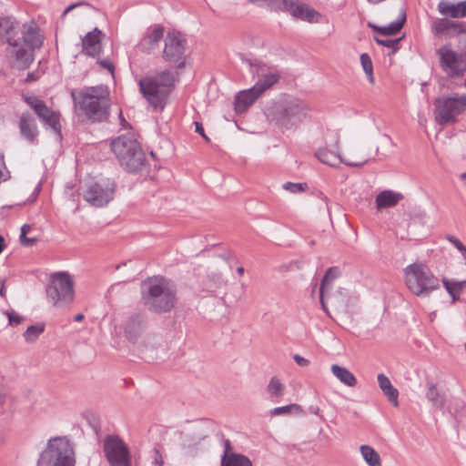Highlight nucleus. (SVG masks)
Returning a JSON list of instances; mask_svg holds the SVG:
<instances>
[{
    "instance_id": "62",
    "label": "nucleus",
    "mask_w": 466,
    "mask_h": 466,
    "mask_svg": "<svg viewBox=\"0 0 466 466\" xmlns=\"http://www.w3.org/2000/svg\"><path fill=\"white\" fill-rule=\"evenodd\" d=\"M447 239H448L451 244H453V245H454V243H455L456 241H458V238H455V237H453V236H448V237H447Z\"/></svg>"
},
{
    "instance_id": "24",
    "label": "nucleus",
    "mask_w": 466,
    "mask_h": 466,
    "mask_svg": "<svg viewBox=\"0 0 466 466\" xmlns=\"http://www.w3.org/2000/svg\"><path fill=\"white\" fill-rule=\"evenodd\" d=\"M260 96H262L253 86L252 87L240 91L235 98V110L242 113L247 110Z\"/></svg>"
},
{
    "instance_id": "59",
    "label": "nucleus",
    "mask_w": 466,
    "mask_h": 466,
    "mask_svg": "<svg viewBox=\"0 0 466 466\" xmlns=\"http://www.w3.org/2000/svg\"><path fill=\"white\" fill-rule=\"evenodd\" d=\"M5 247V239L2 236H0V253L4 250Z\"/></svg>"
},
{
    "instance_id": "15",
    "label": "nucleus",
    "mask_w": 466,
    "mask_h": 466,
    "mask_svg": "<svg viewBox=\"0 0 466 466\" xmlns=\"http://www.w3.org/2000/svg\"><path fill=\"white\" fill-rule=\"evenodd\" d=\"M24 100L35 111L45 127H50L56 134H60V116L57 112L50 109L46 103L36 96H24Z\"/></svg>"
},
{
    "instance_id": "10",
    "label": "nucleus",
    "mask_w": 466,
    "mask_h": 466,
    "mask_svg": "<svg viewBox=\"0 0 466 466\" xmlns=\"http://www.w3.org/2000/svg\"><path fill=\"white\" fill-rule=\"evenodd\" d=\"M240 58L249 66L251 75L258 77L254 86L261 95L279 81L281 71L277 66L262 60L248 58L242 55Z\"/></svg>"
},
{
    "instance_id": "20",
    "label": "nucleus",
    "mask_w": 466,
    "mask_h": 466,
    "mask_svg": "<svg viewBox=\"0 0 466 466\" xmlns=\"http://www.w3.org/2000/svg\"><path fill=\"white\" fill-rule=\"evenodd\" d=\"M371 152L372 147L366 143L350 145L343 163L350 167H361L370 160Z\"/></svg>"
},
{
    "instance_id": "22",
    "label": "nucleus",
    "mask_w": 466,
    "mask_h": 466,
    "mask_svg": "<svg viewBox=\"0 0 466 466\" xmlns=\"http://www.w3.org/2000/svg\"><path fill=\"white\" fill-rule=\"evenodd\" d=\"M102 32L95 28L93 31L88 32L82 39V52L90 56H97L102 49L101 39Z\"/></svg>"
},
{
    "instance_id": "1",
    "label": "nucleus",
    "mask_w": 466,
    "mask_h": 466,
    "mask_svg": "<svg viewBox=\"0 0 466 466\" xmlns=\"http://www.w3.org/2000/svg\"><path fill=\"white\" fill-rule=\"evenodd\" d=\"M175 83V74L169 70H164L142 77L138 81V86L148 104L156 109L162 110Z\"/></svg>"
},
{
    "instance_id": "14",
    "label": "nucleus",
    "mask_w": 466,
    "mask_h": 466,
    "mask_svg": "<svg viewBox=\"0 0 466 466\" xmlns=\"http://www.w3.org/2000/svg\"><path fill=\"white\" fill-rule=\"evenodd\" d=\"M187 40L179 32H168L165 38L163 58L181 68L185 66Z\"/></svg>"
},
{
    "instance_id": "7",
    "label": "nucleus",
    "mask_w": 466,
    "mask_h": 466,
    "mask_svg": "<svg viewBox=\"0 0 466 466\" xmlns=\"http://www.w3.org/2000/svg\"><path fill=\"white\" fill-rule=\"evenodd\" d=\"M75 452L66 437H54L48 440L46 447L40 453L36 466H75Z\"/></svg>"
},
{
    "instance_id": "8",
    "label": "nucleus",
    "mask_w": 466,
    "mask_h": 466,
    "mask_svg": "<svg viewBox=\"0 0 466 466\" xmlns=\"http://www.w3.org/2000/svg\"><path fill=\"white\" fill-rule=\"evenodd\" d=\"M404 272L406 286L416 296H428L440 288L439 279L422 263L410 264Z\"/></svg>"
},
{
    "instance_id": "53",
    "label": "nucleus",
    "mask_w": 466,
    "mask_h": 466,
    "mask_svg": "<svg viewBox=\"0 0 466 466\" xmlns=\"http://www.w3.org/2000/svg\"><path fill=\"white\" fill-rule=\"evenodd\" d=\"M446 290L448 291V293L451 295V297L452 298V300L455 301V300H458L459 299V295L460 293L457 292V291H453L451 290L449 287V286H444Z\"/></svg>"
},
{
    "instance_id": "37",
    "label": "nucleus",
    "mask_w": 466,
    "mask_h": 466,
    "mask_svg": "<svg viewBox=\"0 0 466 466\" xmlns=\"http://www.w3.org/2000/svg\"><path fill=\"white\" fill-rule=\"evenodd\" d=\"M221 466H252V462L244 455L230 453L223 456Z\"/></svg>"
},
{
    "instance_id": "17",
    "label": "nucleus",
    "mask_w": 466,
    "mask_h": 466,
    "mask_svg": "<svg viewBox=\"0 0 466 466\" xmlns=\"http://www.w3.org/2000/svg\"><path fill=\"white\" fill-rule=\"evenodd\" d=\"M7 53L11 59L12 66L18 70H25L34 61V51L22 46L18 40H8Z\"/></svg>"
},
{
    "instance_id": "54",
    "label": "nucleus",
    "mask_w": 466,
    "mask_h": 466,
    "mask_svg": "<svg viewBox=\"0 0 466 466\" xmlns=\"http://www.w3.org/2000/svg\"><path fill=\"white\" fill-rule=\"evenodd\" d=\"M31 229V227L29 225H24L22 228H21V234H20V240L22 238H25V237H26V234L27 232Z\"/></svg>"
},
{
    "instance_id": "58",
    "label": "nucleus",
    "mask_w": 466,
    "mask_h": 466,
    "mask_svg": "<svg viewBox=\"0 0 466 466\" xmlns=\"http://www.w3.org/2000/svg\"><path fill=\"white\" fill-rule=\"evenodd\" d=\"M309 410H310V412H312V413H314L316 415H319V408L317 407V406L316 407L311 406L309 408Z\"/></svg>"
},
{
    "instance_id": "42",
    "label": "nucleus",
    "mask_w": 466,
    "mask_h": 466,
    "mask_svg": "<svg viewBox=\"0 0 466 466\" xmlns=\"http://www.w3.org/2000/svg\"><path fill=\"white\" fill-rule=\"evenodd\" d=\"M443 285L449 286L451 290L461 293L462 289H466V279L461 281L443 279Z\"/></svg>"
},
{
    "instance_id": "55",
    "label": "nucleus",
    "mask_w": 466,
    "mask_h": 466,
    "mask_svg": "<svg viewBox=\"0 0 466 466\" xmlns=\"http://www.w3.org/2000/svg\"><path fill=\"white\" fill-rule=\"evenodd\" d=\"M99 64L105 67V68H107L110 72H113V69H114V66L111 63H109L108 61H106V60H103V61H100Z\"/></svg>"
},
{
    "instance_id": "25",
    "label": "nucleus",
    "mask_w": 466,
    "mask_h": 466,
    "mask_svg": "<svg viewBox=\"0 0 466 466\" xmlns=\"http://www.w3.org/2000/svg\"><path fill=\"white\" fill-rule=\"evenodd\" d=\"M438 11L443 15H449L452 18L466 16V1L451 3L441 1L438 4Z\"/></svg>"
},
{
    "instance_id": "63",
    "label": "nucleus",
    "mask_w": 466,
    "mask_h": 466,
    "mask_svg": "<svg viewBox=\"0 0 466 466\" xmlns=\"http://www.w3.org/2000/svg\"><path fill=\"white\" fill-rule=\"evenodd\" d=\"M119 117H120L121 125H122L123 127H127V126H128V123H127V122L123 118V116H122V113H120Z\"/></svg>"
},
{
    "instance_id": "19",
    "label": "nucleus",
    "mask_w": 466,
    "mask_h": 466,
    "mask_svg": "<svg viewBox=\"0 0 466 466\" xmlns=\"http://www.w3.org/2000/svg\"><path fill=\"white\" fill-rule=\"evenodd\" d=\"M329 148L328 147H320L315 152V157L323 164L337 167L340 163H343L345 157H341L339 153V136L335 133L332 136Z\"/></svg>"
},
{
    "instance_id": "38",
    "label": "nucleus",
    "mask_w": 466,
    "mask_h": 466,
    "mask_svg": "<svg viewBox=\"0 0 466 466\" xmlns=\"http://www.w3.org/2000/svg\"><path fill=\"white\" fill-rule=\"evenodd\" d=\"M303 412L302 408L296 403L286 406L276 407L270 410L271 416H287L289 414H300Z\"/></svg>"
},
{
    "instance_id": "40",
    "label": "nucleus",
    "mask_w": 466,
    "mask_h": 466,
    "mask_svg": "<svg viewBox=\"0 0 466 466\" xmlns=\"http://www.w3.org/2000/svg\"><path fill=\"white\" fill-rule=\"evenodd\" d=\"M360 63L362 66V68L369 79V81L372 84L374 83V77H373V66L372 61L370 57V56L366 53L360 55Z\"/></svg>"
},
{
    "instance_id": "49",
    "label": "nucleus",
    "mask_w": 466,
    "mask_h": 466,
    "mask_svg": "<svg viewBox=\"0 0 466 466\" xmlns=\"http://www.w3.org/2000/svg\"><path fill=\"white\" fill-rule=\"evenodd\" d=\"M293 359H294L295 362L300 367H306L309 364V360L303 358L302 356H300L299 354H295L293 356Z\"/></svg>"
},
{
    "instance_id": "64",
    "label": "nucleus",
    "mask_w": 466,
    "mask_h": 466,
    "mask_svg": "<svg viewBox=\"0 0 466 466\" xmlns=\"http://www.w3.org/2000/svg\"><path fill=\"white\" fill-rule=\"evenodd\" d=\"M244 271H245V269H244V268H243V267H241V266H240V267H238V268H237V272H238L239 275H243V274H244Z\"/></svg>"
},
{
    "instance_id": "56",
    "label": "nucleus",
    "mask_w": 466,
    "mask_h": 466,
    "mask_svg": "<svg viewBox=\"0 0 466 466\" xmlns=\"http://www.w3.org/2000/svg\"><path fill=\"white\" fill-rule=\"evenodd\" d=\"M0 296L5 298V282L2 281L0 285Z\"/></svg>"
},
{
    "instance_id": "12",
    "label": "nucleus",
    "mask_w": 466,
    "mask_h": 466,
    "mask_svg": "<svg viewBox=\"0 0 466 466\" xmlns=\"http://www.w3.org/2000/svg\"><path fill=\"white\" fill-rule=\"evenodd\" d=\"M116 187L114 180L104 178L88 185L83 198L91 206L103 208L114 198Z\"/></svg>"
},
{
    "instance_id": "30",
    "label": "nucleus",
    "mask_w": 466,
    "mask_h": 466,
    "mask_svg": "<svg viewBox=\"0 0 466 466\" xmlns=\"http://www.w3.org/2000/svg\"><path fill=\"white\" fill-rule=\"evenodd\" d=\"M426 398L437 409H442L446 403L445 393L432 382L427 383Z\"/></svg>"
},
{
    "instance_id": "39",
    "label": "nucleus",
    "mask_w": 466,
    "mask_h": 466,
    "mask_svg": "<svg viewBox=\"0 0 466 466\" xmlns=\"http://www.w3.org/2000/svg\"><path fill=\"white\" fill-rule=\"evenodd\" d=\"M44 330L45 325L43 323L32 325L24 332V338L27 342H34L37 339L39 335L44 332Z\"/></svg>"
},
{
    "instance_id": "28",
    "label": "nucleus",
    "mask_w": 466,
    "mask_h": 466,
    "mask_svg": "<svg viewBox=\"0 0 466 466\" xmlns=\"http://www.w3.org/2000/svg\"><path fill=\"white\" fill-rule=\"evenodd\" d=\"M378 383L380 389L382 390L384 395L387 397L388 400L392 403L393 406H399V391L396 388L393 387L390 379L384 375L383 373H380L378 375Z\"/></svg>"
},
{
    "instance_id": "61",
    "label": "nucleus",
    "mask_w": 466,
    "mask_h": 466,
    "mask_svg": "<svg viewBox=\"0 0 466 466\" xmlns=\"http://www.w3.org/2000/svg\"><path fill=\"white\" fill-rule=\"evenodd\" d=\"M74 319L76 321H81L84 319V315L82 313H78L75 316Z\"/></svg>"
},
{
    "instance_id": "18",
    "label": "nucleus",
    "mask_w": 466,
    "mask_h": 466,
    "mask_svg": "<svg viewBox=\"0 0 466 466\" xmlns=\"http://www.w3.org/2000/svg\"><path fill=\"white\" fill-rule=\"evenodd\" d=\"M279 10L289 12L294 17L314 23L319 21L320 15L309 5L293 0H281Z\"/></svg>"
},
{
    "instance_id": "41",
    "label": "nucleus",
    "mask_w": 466,
    "mask_h": 466,
    "mask_svg": "<svg viewBox=\"0 0 466 466\" xmlns=\"http://www.w3.org/2000/svg\"><path fill=\"white\" fill-rule=\"evenodd\" d=\"M281 0H248L249 3L258 6H266L271 10H279Z\"/></svg>"
},
{
    "instance_id": "16",
    "label": "nucleus",
    "mask_w": 466,
    "mask_h": 466,
    "mask_svg": "<svg viewBox=\"0 0 466 466\" xmlns=\"http://www.w3.org/2000/svg\"><path fill=\"white\" fill-rule=\"evenodd\" d=\"M440 65L444 73L450 77L461 76L466 69L463 56L445 45L437 50Z\"/></svg>"
},
{
    "instance_id": "11",
    "label": "nucleus",
    "mask_w": 466,
    "mask_h": 466,
    "mask_svg": "<svg viewBox=\"0 0 466 466\" xmlns=\"http://www.w3.org/2000/svg\"><path fill=\"white\" fill-rule=\"evenodd\" d=\"M435 119L439 125H446L456 120V116L466 108V96H441L435 100Z\"/></svg>"
},
{
    "instance_id": "34",
    "label": "nucleus",
    "mask_w": 466,
    "mask_h": 466,
    "mask_svg": "<svg viewBox=\"0 0 466 466\" xmlns=\"http://www.w3.org/2000/svg\"><path fill=\"white\" fill-rule=\"evenodd\" d=\"M405 19H406V14L404 11H401L399 18L396 21L390 23L387 26L380 27V26L372 25L371 24H369V25L371 28H373L374 30L380 32L383 35H392L397 34L401 29V27L403 26V24L405 22Z\"/></svg>"
},
{
    "instance_id": "21",
    "label": "nucleus",
    "mask_w": 466,
    "mask_h": 466,
    "mask_svg": "<svg viewBox=\"0 0 466 466\" xmlns=\"http://www.w3.org/2000/svg\"><path fill=\"white\" fill-rule=\"evenodd\" d=\"M17 40L22 46L33 51L39 48L43 44V37L39 34L38 26L33 22L23 25L22 38Z\"/></svg>"
},
{
    "instance_id": "13",
    "label": "nucleus",
    "mask_w": 466,
    "mask_h": 466,
    "mask_svg": "<svg viewBox=\"0 0 466 466\" xmlns=\"http://www.w3.org/2000/svg\"><path fill=\"white\" fill-rule=\"evenodd\" d=\"M104 451L110 466H131L129 450L118 436L109 435L105 439Z\"/></svg>"
},
{
    "instance_id": "48",
    "label": "nucleus",
    "mask_w": 466,
    "mask_h": 466,
    "mask_svg": "<svg viewBox=\"0 0 466 466\" xmlns=\"http://www.w3.org/2000/svg\"><path fill=\"white\" fill-rule=\"evenodd\" d=\"M78 6H86L87 8H92V5L88 2L80 1V2L74 3V4H71L70 5H68L63 12V16L66 15L70 11L74 10L75 8H76Z\"/></svg>"
},
{
    "instance_id": "29",
    "label": "nucleus",
    "mask_w": 466,
    "mask_h": 466,
    "mask_svg": "<svg viewBox=\"0 0 466 466\" xmlns=\"http://www.w3.org/2000/svg\"><path fill=\"white\" fill-rule=\"evenodd\" d=\"M266 392L273 402H279L285 395L286 386L278 377L274 376L269 380Z\"/></svg>"
},
{
    "instance_id": "52",
    "label": "nucleus",
    "mask_w": 466,
    "mask_h": 466,
    "mask_svg": "<svg viewBox=\"0 0 466 466\" xmlns=\"http://www.w3.org/2000/svg\"><path fill=\"white\" fill-rule=\"evenodd\" d=\"M454 246L458 248V250L462 254V256L464 258H466V248L465 246L458 239V241H456L454 243Z\"/></svg>"
},
{
    "instance_id": "4",
    "label": "nucleus",
    "mask_w": 466,
    "mask_h": 466,
    "mask_svg": "<svg viewBox=\"0 0 466 466\" xmlns=\"http://www.w3.org/2000/svg\"><path fill=\"white\" fill-rule=\"evenodd\" d=\"M146 307L157 313L169 311L175 305L176 292L164 279L154 278L143 285Z\"/></svg>"
},
{
    "instance_id": "27",
    "label": "nucleus",
    "mask_w": 466,
    "mask_h": 466,
    "mask_svg": "<svg viewBox=\"0 0 466 466\" xmlns=\"http://www.w3.org/2000/svg\"><path fill=\"white\" fill-rule=\"evenodd\" d=\"M163 35L164 28L162 26L148 28L140 43L142 50L147 52L153 50L158 45Z\"/></svg>"
},
{
    "instance_id": "45",
    "label": "nucleus",
    "mask_w": 466,
    "mask_h": 466,
    "mask_svg": "<svg viewBox=\"0 0 466 466\" xmlns=\"http://www.w3.org/2000/svg\"><path fill=\"white\" fill-rule=\"evenodd\" d=\"M6 316L8 318V319H9V324L12 325V326H17L24 319V318L22 316L18 315L15 311H7L6 312Z\"/></svg>"
},
{
    "instance_id": "47",
    "label": "nucleus",
    "mask_w": 466,
    "mask_h": 466,
    "mask_svg": "<svg viewBox=\"0 0 466 466\" xmlns=\"http://www.w3.org/2000/svg\"><path fill=\"white\" fill-rule=\"evenodd\" d=\"M374 39L379 45L389 47V48H395L399 43V40H397V39H395V40L380 39L378 37H375Z\"/></svg>"
},
{
    "instance_id": "3",
    "label": "nucleus",
    "mask_w": 466,
    "mask_h": 466,
    "mask_svg": "<svg viewBox=\"0 0 466 466\" xmlns=\"http://www.w3.org/2000/svg\"><path fill=\"white\" fill-rule=\"evenodd\" d=\"M111 150L127 172L137 173L147 164L145 152L133 135H122L115 138L111 142Z\"/></svg>"
},
{
    "instance_id": "50",
    "label": "nucleus",
    "mask_w": 466,
    "mask_h": 466,
    "mask_svg": "<svg viewBox=\"0 0 466 466\" xmlns=\"http://www.w3.org/2000/svg\"><path fill=\"white\" fill-rule=\"evenodd\" d=\"M195 131L198 133L206 141H209V138L205 134L204 128L202 127V124L199 122H195Z\"/></svg>"
},
{
    "instance_id": "44",
    "label": "nucleus",
    "mask_w": 466,
    "mask_h": 466,
    "mask_svg": "<svg viewBox=\"0 0 466 466\" xmlns=\"http://www.w3.org/2000/svg\"><path fill=\"white\" fill-rule=\"evenodd\" d=\"M464 404L461 400H454L448 405V411L454 417H456L460 411L463 409Z\"/></svg>"
},
{
    "instance_id": "26",
    "label": "nucleus",
    "mask_w": 466,
    "mask_h": 466,
    "mask_svg": "<svg viewBox=\"0 0 466 466\" xmlns=\"http://www.w3.org/2000/svg\"><path fill=\"white\" fill-rule=\"evenodd\" d=\"M402 198L403 196L400 193L392 190H383L376 197V208L380 211L384 208L395 207Z\"/></svg>"
},
{
    "instance_id": "33",
    "label": "nucleus",
    "mask_w": 466,
    "mask_h": 466,
    "mask_svg": "<svg viewBox=\"0 0 466 466\" xmlns=\"http://www.w3.org/2000/svg\"><path fill=\"white\" fill-rule=\"evenodd\" d=\"M332 374L343 384L349 387H354L357 384V379L353 373L344 367L338 364L331 366Z\"/></svg>"
},
{
    "instance_id": "2",
    "label": "nucleus",
    "mask_w": 466,
    "mask_h": 466,
    "mask_svg": "<svg viewBox=\"0 0 466 466\" xmlns=\"http://www.w3.org/2000/svg\"><path fill=\"white\" fill-rule=\"evenodd\" d=\"M310 107L303 100L297 97H286L267 108L266 115L270 121H276L283 129H290L304 121Z\"/></svg>"
},
{
    "instance_id": "60",
    "label": "nucleus",
    "mask_w": 466,
    "mask_h": 466,
    "mask_svg": "<svg viewBox=\"0 0 466 466\" xmlns=\"http://www.w3.org/2000/svg\"><path fill=\"white\" fill-rule=\"evenodd\" d=\"M35 79H36V77L34 76L33 73H29L27 75L26 81L30 82V81H35Z\"/></svg>"
},
{
    "instance_id": "6",
    "label": "nucleus",
    "mask_w": 466,
    "mask_h": 466,
    "mask_svg": "<svg viewBox=\"0 0 466 466\" xmlns=\"http://www.w3.org/2000/svg\"><path fill=\"white\" fill-rule=\"evenodd\" d=\"M123 330L125 338L139 349H156L162 343L160 336L147 332V317L141 312L127 316L123 322Z\"/></svg>"
},
{
    "instance_id": "32",
    "label": "nucleus",
    "mask_w": 466,
    "mask_h": 466,
    "mask_svg": "<svg viewBox=\"0 0 466 466\" xmlns=\"http://www.w3.org/2000/svg\"><path fill=\"white\" fill-rule=\"evenodd\" d=\"M339 275V270L336 267L329 268L320 283L319 287V300L321 303V307L324 311L328 312L326 305L324 303V292L330 288V285L334 279H336Z\"/></svg>"
},
{
    "instance_id": "36",
    "label": "nucleus",
    "mask_w": 466,
    "mask_h": 466,
    "mask_svg": "<svg viewBox=\"0 0 466 466\" xmlns=\"http://www.w3.org/2000/svg\"><path fill=\"white\" fill-rule=\"evenodd\" d=\"M17 27L18 24L15 20L9 17L0 18V36H5L7 42L9 38L14 42L13 36Z\"/></svg>"
},
{
    "instance_id": "31",
    "label": "nucleus",
    "mask_w": 466,
    "mask_h": 466,
    "mask_svg": "<svg viewBox=\"0 0 466 466\" xmlns=\"http://www.w3.org/2000/svg\"><path fill=\"white\" fill-rule=\"evenodd\" d=\"M451 27H460V32H466V25L461 22H453L446 18H437L432 23V31L435 35H442Z\"/></svg>"
},
{
    "instance_id": "57",
    "label": "nucleus",
    "mask_w": 466,
    "mask_h": 466,
    "mask_svg": "<svg viewBox=\"0 0 466 466\" xmlns=\"http://www.w3.org/2000/svg\"><path fill=\"white\" fill-rule=\"evenodd\" d=\"M382 140L384 143L389 144V145L392 143L390 137L388 135H383Z\"/></svg>"
},
{
    "instance_id": "43",
    "label": "nucleus",
    "mask_w": 466,
    "mask_h": 466,
    "mask_svg": "<svg viewBox=\"0 0 466 466\" xmlns=\"http://www.w3.org/2000/svg\"><path fill=\"white\" fill-rule=\"evenodd\" d=\"M283 188L291 193L302 192L305 190V184L287 182L283 185Z\"/></svg>"
},
{
    "instance_id": "35",
    "label": "nucleus",
    "mask_w": 466,
    "mask_h": 466,
    "mask_svg": "<svg viewBox=\"0 0 466 466\" xmlns=\"http://www.w3.org/2000/svg\"><path fill=\"white\" fill-rule=\"evenodd\" d=\"M361 456L369 466H381L380 454L370 445L360 447Z\"/></svg>"
},
{
    "instance_id": "23",
    "label": "nucleus",
    "mask_w": 466,
    "mask_h": 466,
    "mask_svg": "<svg viewBox=\"0 0 466 466\" xmlns=\"http://www.w3.org/2000/svg\"><path fill=\"white\" fill-rule=\"evenodd\" d=\"M21 136L30 143H34L37 137L38 130L34 116L28 113H22L19 119Z\"/></svg>"
},
{
    "instance_id": "51",
    "label": "nucleus",
    "mask_w": 466,
    "mask_h": 466,
    "mask_svg": "<svg viewBox=\"0 0 466 466\" xmlns=\"http://www.w3.org/2000/svg\"><path fill=\"white\" fill-rule=\"evenodd\" d=\"M21 244H23L24 246H26V247H31L33 246L35 242H36V238H27V237H25V238H22L20 240Z\"/></svg>"
},
{
    "instance_id": "5",
    "label": "nucleus",
    "mask_w": 466,
    "mask_h": 466,
    "mask_svg": "<svg viewBox=\"0 0 466 466\" xmlns=\"http://www.w3.org/2000/svg\"><path fill=\"white\" fill-rule=\"evenodd\" d=\"M72 97L89 119L102 121L107 117L109 103L106 87L91 86L82 91L78 96L72 92Z\"/></svg>"
},
{
    "instance_id": "9",
    "label": "nucleus",
    "mask_w": 466,
    "mask_h": 466,
    "mask_svg": "<svg viewBox=\"0 0 466 466\" xmlns=\"http://www.w3.org/2000/svg\"><path fill=\"white\" fill-rule=\"evenodd\" d=\"M47 299L56 308H61L74 301V280L66 271H58L50 275L46 286Z\"/></svg>"
},
{
    "instance_id": "46",
    "label": "nucleus",
    "mask_w": 466,
    "mask_h": 466,
    "mask_svg": "<svg viewBox=\"0 0 466 466\" xmlns=\"http://www.w3.org/2000/svg\"><path fill=\"white\" fill-rule=\"evenodd\" d=\"M152 466H163V457L157 449L152 451Z\"/></svg>"
}]
</instances>
